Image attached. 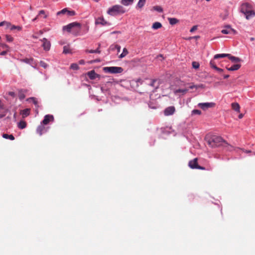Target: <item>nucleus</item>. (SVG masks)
I'll return each instance as SVG.
<instances>
[{"label": "nucleus", "mask_w": 255, "mask_h": 255, "mask_svg": "<svg viewBox=\"0 0 255 255\" xmlns=\"http://www.w3.org/2000/svg\"><path fill=\"white\" fill-rule=\"evenodd\" d=\"M207 142L209 145L212 147H215L222 145L223 143L227 145L228 149L231 150L233 147L229 145L225 141L223 140V138L218 136L214 135L207 140Z\"/></svg>", "instance_id": "obj_1"}, {"label": "nucleus", "mask_w": 255, "mask_h": 255, "mask_svg": "<svg viewBox=\"0 0 255 255\" xmlns=\"http://www.w3.org/2000/svg\"><path fill=\"white\" fill-rule=\"evenodd\" d=\"M241 11L244 13L247 19L255 15V12L253 9L252 5L249 3H245L241 6Z\"/></svg>", "instance_id": "obj_2"}, {"label": "nucleus", "mask_w": 255, "mask_h": 255, "mask_svg": "<svg viewBox=\"0 0 255 255\" xmlns=\"http://www.w3.org/2000/svg\"><path fill=\"white\" fill-rule=\"evenodd\" d=\"M137 82L139 83L140 84H145L155 89H157L160 85V80L158 79H146L144 80L138 79Z\"/></svg>", "instance_id": "obj_3"}, {"label": "nucleus", "mask_w": 255, "mask_h": 255, "mask_svg": "<svg viewBox=\"0 0 255 255\" xmlns=\"http://www.w3.org/2000/svg\"><path fill=\"white\" fill-rule=\"evenodd\" d=\"M81 25L79 23L75 22L71 23L63 27V30L68 32L75 33L80 30Z\"/></svg>", "instance_id": "obj_4"}, {"label": "nucleus", "mask_w": 255, "mask_h": 255, "mask_svg": "<svg viewBox=\"0 0 255 255\" xmlns=\"http://www.w3.org/2000/svg\"><path fill=\"white\" fill-rule=\"evenodd\" d=\"M125 10L124 7L120 5H115L109 8L107 13L111 15L114 16L120 13H124Z\"/></svg>", "instance_id": "obj_5"}, {"label": "nucleus", "mask_w": 255, "mask_h": 255, "mask_svg": "<svg viewBox=\"0 0 255 255\" xmlns=\"http://www.w3.org/2000/svg\"><path fill=\"white\" fill-rule=\"evenodd\" d=\"M103 71L105 73L118 74L122 73L123 69L121 67H105L103 68Z\"/></svg>", "instance_id": "obj_6"}, {"label": "nucleus", "mask_w": 255, "mask_h": 255, "mask_svg": "<svg viewBox=\"0 0 255 255\" xmlns=\"http://www.w3.org/2000/svg\"><path fill=\"white\" fill-rule=\"evenodd\" d=\"M221 32L224 34H235L236 31L233 29L230 25H226L221 30Z\"/></svg>", "instance_id": "obj_7"}, {"label": "nucleus", "mask_w": 255, "mask_h": 255, "mask_svg": "<svg viewBox=\"0 0 255 255\" xmlns=\"http://www.w3.org/2000/svg\"><path fill=\"white\" fill-rule=\"evenodd\" d=\"M215 104L213 103H200L198 104V106L203 110L214 107Z\"/></svg>", "instance_id": "obj_8"}, {"label": "nucleus", "mask_w": 255, "mask_h": 255, "mask_svg": "<svg viewBox=\"0 0 255 255\" xmlns=\"http://www.w3.org/2000/svg\"><path fill=\"white\" fill-rule=\"evenodd\" d=\"M42 42V46L43 49L45 51H49L50 49L51 43L50 42L45 38L40 40Z\"/></svg>", "instance_id": "obj_9"}, {"label": "nucleus", "mask_w": 255, "mask_h": 255, "mask_svg": "<svg viewBox=\"0 0 255 255\" xmlns=\"http://www.w3.org/2000/svg\"><path fill=\"white\" fill-rule=\"evenodd\" d=\"M175 112V107L174 106H169L164 110V114L166 116H169L173 115Z\"/></svg>", "instance_id": "obj_10"}, {"label": "nucleus", "mask_w": 255, "mask_h": 255, "mask_svg": "<svg viewBox=\"0 0 255 255\" xmlns=\"http://www.w3.org/2000/svg\"><path fill=\"white\" fill-rule=\"evenodd\" d=\"M54 120V117L52 115H46L43 120L42 121L41 124L46 125H47L50 121H53Z\"/></svg>", "instance_id": "obj_11"}, {"label": "nucleus", "mask_w": 255, "mask_h": 255, "mask_svg": "<svg viewBox=\"0 0 255 255\" xmlns=\"http://www.w3.org/2000/svg\"><path fill=\"white\" fill-rule=\"evenodd\" d=\"M47 128H46L43 124L41 123V125H39L36 129L37 132L40 135H41L43 133H45L47 131Z\"/></svg>", "instance_id": "obj_12"}, {"label": "nucleus", "mask_w": 255, "mask_h": 255, "mask_svg": "<svg viewBox=\"0 0 255 255\" xmlns=\"http://www.w3.org/2000/svg\"><path fill=\"white\" fill-rule=\"evenodd\" d=\"M96 24H101L102 25H109L110 24L106 21L103 17H99L96 19Z\"/></svg>", "instance_id": "obj_13"}, {"label": "nucleus", "mask_w": 255, "mask_h": 255, "mask_svg": "<svg viewBox=\"0 0 255 255\" xmlns=\"http://www.w3.org/2000/svg\"><path fill=\"white\" fill-rule=\"evenodd\" d=\"M189 166L192 168H199V166L198 165L197 159L195 158L189 162Z\"/></svg>", "instance_id": "obj_14"}, {"label": "nucleus", "mask_w": 255, "mask_h": 255, "mask_svg": "<svg viewBox=\"0 0 255 255\" xmlns=\"http://www.w3.org/2000/svg\"><path fill=\"white\" fill-rule=\"evenodd\" d=\"M87 75L91 80L95 79L96 78L99 77V75L95 73L94 70H92L87 73Z\"/></svg>", "instance_id": "obj_15"}, {"label": "nucleus", "mask_w": 255, "mask_h": 255, "mask_svg": "<svg viewBox=\"0 0 255 255\" xmlns=\"http://www.w3.org/2000/svg\"><path fill=\"white\" fill-rule=\"evenodd\" d=\"M21 61L30 64L32 67H35V62L33 58H25L21 60Z\"/></svg>", "instance_id": "obj_16"}, {"label": "nucleus", "mask_w": 255, "mask_h": 255, "mask_svg": "<svg viewBox=\"0 0 255 255\" xmlns=\"http://www.w3.org/2000/svg\"><path fill=\"white\" fill-rule=\"evenodd\" d=\"M30 112V109H25L23 110H21L20 111V115H22L23 118H25L27 117L28 115H29Z\"/></svg>", "instance_id": "obj_17"}, {"label": "nucleus", "mask_w": 255, "mask_h": 255, "mask_svg": "<svg viewBox=\"0 0 255 255\" xmlns=\"http://www.w3.org/2000/svg\"><path fill=\"white\" fill-rule=\"evenodd\" d=\"M241 65L239 64H237L234 65L233 66L228 68L227 67V69L229 71H235L238 70L241 67Z\"/></svg>", "instance_id": "obj_18"}, {"label": "nucleus", "mask_w": 255, "mask_h": 255, "mask_svg": "<svg viewBox=\"0 0 255 255\" xmlns=\"http://www.w3.org/2000/svg\"><path fill=\"white\" fill-rule=\"evenodd\" d=\"M26 123L24 121H20L17 124V127L19 129H23L26 127Z\"/></svg>", "instance_id": "obj_19"}, {"label": "nucleus", "mask_w": 255, "mask_h": 255, "mask_svg": "<svg viewBox=\"0 0 255 255\" xmlns=\"http://www.w3.org/2000/svg\"><path fill=\"white\" fill-rule=\"evenodd\" d=\"M232 108L235 111H236L238 113L240 112V106L238 103H232Z\"/></svg>", "instance_id": "obj_20"}, {"label": "nucleus", "mask_w": 255, "mask_h": 255, "mask_svg": "<svg viewBox=\"0 0 255 255\" xmlns=\"http://www.w3.org/2000/svg\"><path fill=\"white\" fill-rule=\"evenodd\" d=\"M228 58L233 62L235 63H237L241 61V59L238 58L235 56H232L231 54H229V56Z\"/></svg>", "instance_id": "obj_21"}, {"label": "nucleus", "mask_w": 255, "mask_h": 255, "mask_svg": "<svg viewBox=\"0 0 255 255\" xmlns=\"http://www.w3.org/2000/svg\"><path fill=\"white\" fill-rule=\"evenodd\" d=\"M162 27V24L159 22H155L153 23L152 25V28L153 29H157L160 28Z\"/></svg>", "instance_id": "obj_22"}, {"label": "nucleus", "mask_w": 255, "mask_h": 255, "mask_svg": "<svg viewBox=\"0 0 255 255\" xmlns=\"http://www.w3.org/2000/svg\"><path fill=\"white\" fill-rule=\"evenodd\" d=\"M168 20L171 25H174L179 22V20L176 18H168Z\"/></svg>", "instance_id": "obj_23"}, {"label": "nucleus", "mask_w": 255, "mask_h": 255, "mask_svg": "<svg viewBox=\"0 0 255 255\" xmlns=\"http://www.w3.org/2000/svg\"><path fill=\"white\" fill-rule=\"evenodd\" d=\"M229 56V54H216L214 56V59H216L220 58H224V57H228Z\"/></svg>", "instance_id": "obj_24"}, {"label": "nucleus", "mask_w": 255, "mask_h": 255, "mask_svg": "<svg viewBox=\"0 0 255 255\" xmlns=\"http://www.w3.org/2000/svg\"><path fill=\"white\" fill-rule=\"evenodd\" d=\"M134 0H121V3L125 6L129 5L131 4Z\"/></svg>", "instance_id": "obj_25"}, {"label": "nucleus", "mask_w": 255, "mask_h": 255, "mask_svg": "<svg viewBox=\"0 0 255 255\" xmlns=\"http://www.w3.org/2000/svg\"><path fill=\"white\" fill-rule=\"evenodd\" d=\"M2 137L6 139H9L11 140H13L14 139V137L12 134H7L6 133H3L2 134Z\"/></svg>", "instance_id": "obj_26"}, {"label": "nucleus", "mask_w": 255, "mask_h": 255, "mask_svg": "<svg viewBox=\"0 0 255 255\" xmlns=\"http://www.w3.org/2000/svg\"><path fill=\"white\" fill-rule=\"evenodd\" d=\"M27 101H32L33 103L35 105V106L36 107H38V102L37 100L35 98L31 97V98L28 99L27 100Z\"/></svg>", "instance_id": "obj_27"}, {"label": "nucleus", "mask_w": 255, "mask_h": 255, "mask_svg": "<svg viewBox=\"0 0 255 255\" xmlns=\"http://www.w3.org/2000/svg\"><path fill=\"white\" fill-rule=\"evenodd\" d=\"M145 1L146 0H139L137 4V7L140 8H142L144 6Z\"/></svg>", "instance_id": "obj_28"}, {"label": "nucleus", "mask_w": 255, "mask_h": 255, "mask_svg": "<svg viewBox=\"0 0 255 255\" xmlns=\"http://www.w3.org/2000/svg\"><path fill=\"white\" fill-rule=\"evenodd\" d=\"M128 52L127 48H124L123 49V51L122 53L119 56V58H123L125 57L128 54Z\"/></svg>", "instance_id": "obj_29"}, {"label": "nucleus", "mask_w": 255, "mask_h": 255, "mask_svg": "<svg viewBox=\"0 0 255 255\" xmlns=\"http://www.w3.org/2000/svg\"><path fill=\"white\" fill-rule=\"evenodd\" d=\"M188 91V89H178L175 91V93H181L183 94H185Z\"/></svg>", "instance_id": "obj_30"}, {"label": "nucleus", "mask_w": 255, "mask_h": 255, "mask_svg": "<svg viewBox=\"0 0 255 255\" xmlns=\"http://www.w3.org/2000/svg\"><path fill=\"white\" fill-rule=\"evenodd\" d=\"M70 68L73 70H78L79 67L77 64L76 63H72L70 66Z\"/></svg>", "instance_id": "obj_31"}, {"label": "nucleus", "mask_w": 255, "mask_h": 255, "mask_svg": "<svg viewBox=\"0 0 255 255\" xmlns=\"http://www.w3.org/2000/svg\"><path fill=\"white\" fill-rule=\"evenodd\" d=\"M154 10L158 11L159 12H161L163 11L162 8L160 6H154L153 7Z\"/></svg>", "instance_id": "obj_32"}, {"label": "nucleus", "mask_w": 255, "mask_h": 255, "mask_svg": "<svg viewBox=\"0 0 255 255\" xmlns=\"http://www.w3.org/2000/svg\"><path fill=\"white\" fill-rule=\"evenodd\" d=\"M192 115H200L201 114V112L199 110H193L191 112Z\"/></svg>", "instance_id": "obj_33"}, {"label": "nucleus", "mask_w": 255, "mask_h": 255, "mask_svg": "<svg viewBox=\"0 0 255 255\" xmlns=\"http://www.w3.org/2000/svg\"><path fill=\"white\" fill-rule=\"evenodd\" d=\"M66 15L68 16H73L75 15V12L73 10H68L67 9V13Z\"/></svg>", "instance_id": "obj_34"}, {"label": "nucleus", "mask_w": 255, "mask_h": 255, "mask_svg": "<svg viewBox=\"0 0 255 255\" xmlns=\"http://www.w3.org/2000/svg\"><path fill=\"white\" fill-rule=\"evenodd\" d=\"M210 66L214 69L217 67L214 60H211L210 61Z\"/></svg>", "instance_id": "obj_35"}, {"label": "nucleus", "mask_w": 255, "mask_h": 255, "mask_svg": "<svg viewBox=\"0 0 255 255\" xmlns=\"http://www.w3.org/2000/svg\"><path fill=\"white\" fill-rule=\"evenodd\" d=\"M199 63L197 62H192V66L195 69H198L199 67Z\"/></svg>", "instance_id": "obj_36"}, {"label": "nucleus", "mask_w": 255, "mask_h": 255, "mask_svg": "<svg viewBox=\"0 0 255 255\" xmlns=\"http://www.w3.org/2000/svg\"><path fill=\"white\" fill-rule=\"evenodd\" d=\"M67 13V8H64L62 10L59 11L57 12V15L60 14H66Z\"/></svg>", "instance_id": "obj_37"}, {"label": "nucleus", "mask_w": 255, "mask_h": 255, "mask_svg": "<svg viewBox=\"0 0 255 255\" xmlns=\"http://www.w3.org/2000/svg\"><path fill=\"white\" fill-rule=\"evenodd\" d=\"M63 53H64L65 54H67V53H70V50L69 48L67 46H64V47H63Z\"/></svg>", "instance_id": "obj_38"}, {"label": "nucleus", "mask_w": 255, "mask_h": 255, "mask_svg": "<svg viewBox=\"0 0 255 255\" xmlns=\"http://www.w3.org/2000/svg\"><path fill=\"white\" fill-rule=\"evenodd\" d=\"M6 40L8 42H12L13 40V38L12 37H11L10 35H5Z\"/></svg>", "instance_id": "obj_39"}, {"label": "nucleus", "mask_w": 255, "mask_h": 255, "mask_svg": "<svg viewBox=\"0 0 255 255\" xmlns=\"http://www.w3.org/2000/svg\"><path fill=\"white\" fill-rule=\"evenodd\" d=\"M41 15H43L44 18H46L47 15L45 14V11L44 10H41L38 13V16H40Z\"/></svg>", "instance_id": "obj_40"}, {"label": "nucleus", "mask_w": 255, "mask_h": 255, "mask_svg": "<svg viewBox=\"0 0 255 255\" xmlns=\"http://www.w3.org/2000/svg\"><path fill=\"white\" fill-rule=\"evenodd\" d=\"M10 29L11 30L17 29V30L20 31V30H21V27L20 26H19L12 25L10 27Z\"/></svg>", "instance_id": "obj_41"}, {"label": "nucleus", "mask_w": 255, "mask_h": 255, "mask_svg": "<svg viewBox=\"0 0 255 255\" xmlns=\"http://www.w3.org/2000/svg\"><path fill=\"white\" fill-rule=\"evenodd\" d=\"M40 65L44 68H46L48 67V65L44 61H41L40 62Z\"/></svg>", "instance_id": "obj_42"}, {"label": "nucleus", "mask_w": 255, "mask_h": 255, "mask_svg": "<svg viewBox=\"0 0 255 255\" xmlns=\"http://www.w3.org/2000/svg\"><path fill=\"white\" fill-rule=\"evenodd\" d=\"M197 25H194L193 26L190 30V32H193L195 30L197 29Z\"/></svg>", "instance_id": "obj_43"}, {"label": "nucleus", "mask_w": 255, "mask_h": 255, "mask_svg": "<svg viewBox=\"0 0 255 255\" xmlns=\"http://www.w3.org/2000/svg\"><path fill=\"white\" fill-rule=\"evenodd\" d=\"M202 86H203L202 85H199V86H196V85H193L190 86L189 87V88L191 89H192L194 88H199V87H202Z\"/></svg>", "instance_id": "obj_44"}, {"label": "nucleus", "mask_w": 255, "mask_h": 255, "mask_svg": "<svg viewBox=\"0 0 255 255\" xmlns=\"http://www.w3.org/2000/svg\"><path fill=\"white\" fill-rule=\"evenodd\" d=\"M4 109V105L2 103V102L1 100H0V110H3Z\"/></svg>", "instance_id": "obj_45"}, {"label": "nucleus", "mask_w": 255, "mask_h": 255, "mask_svg": "<svg viewBox=\"0 0 255 255\" xmlns=\"http://www.w3.org/2000/svg\"><path fill=\"white\" fill-rule=\"evenodd\" d=\"M115 48H116L117 49L118 51L120 52V49H121V46L119 45H116L115 46Z\"/></svg>", "instance_id": "obj_46"}, {"label": "nucleus", "mask_w": 255, "mask_h": 255, "mask_svg": "<svg viewBox=\"0 0 255 255\" xmlns=\"http://www.w3.org/2000/svg\"><path fill=\"white\" fill-rule=\"evenodd\" d=\"M85 51H86V53H94V50H88V49H87Z\"/></svg>", "instance_id": "obj_47"}, {"label": "nucleus", "mask_w": 255, "mask_h": 255, "mask_svg": "<svg viewBox=\"0 0 255 255\" xmlns=\"http://www.w3.org/2000/svg\"><path fill=\"white\" fill-rule=\"evenodd\" d=\"M216 70H217V71H218L219 72H222L223 71V70L221 68H219L218 67H216V68L215 69Z\"/></svg>", "instance_id": "obj_48"}, {"label": "nucleus", "mask_w": 255, "mask_h": 255, "mask_svg": "<svg viewBox=\"0 0 255 255\" xmlns=\"http://www.w3.org/2000/svg\"><path fill=\"white\" fill-rule=\"evenodd\" d=\"M79 63L81 65H83V64H84L85 63V61L84 60H80L79 61Z\"/></svg>", "instance_id": "obj_49"}, {"label": "nucleus", "mask_w": 255, "mask_h": 255, "mask_svg": "<svg viewBox=\"0 0 255 255\" xmlns=\"http://www.w3.org/2000/svg\"><path fill=\"white\" fill-rule=\"evenodd\" d=\"M100 51L99 50V49H97L96 50H94V53H100Z\"/></svg>", "instance_id": "obj_50"}, {"label": "nucleus", "mask_w": 255, "mask_h": 255, "mask_svg": "<svg viewBox=\"0 0 255 255\" xmlns=\"http://www.w3.org/2000/svg\"><path fill=\"white\" fill-rule=\"evenodd\" d=\"M6 52H7L6 51H3L1 52L0 53V54L1 55H4L6 54Z\"/></svg>", "instance_id": "obj_51"}, {"label": "nucleus", "mask_w": 255, "mask_h": 255, "mask_svg": "<svg viewBox=\"0 0 255 255\" xmlns=\"http://www.w3.org/2000/svg\"><path fill=\"white\" fill-rule=\"evenodd\" d=\"M243 116H244V115L243 114H240L239 115V119H242V118H243Z\"/></svg>", "instance_id": "obj_52"}, {"label": "nucleus", "mask_w": 255, "mask_h": 255, "mask_svg": "<svg viewBox=\"0 0 255 255\" xmlns=\"http://www.w3.org/2000/svg\"><path fill=\"white\" fill-rule=\"evenodd\" d=\"M229 77V75H225L224 76V77L225 79H227L228 78V77Z\"/></svg>", "instance_id": "obj_53"}, {"label": "nucleus", "mask_w": 255, "mask_h": 255, "mask_svg": "<svg viewBox=\"0 0 255 255\" xmlns=\"http://www.w3.org/2000/svg\"><path fill=\"white\" fill-rule=\"evenodd\" d=\"M106 85H107L108 86L111 85H112V83L110 82H108L106 83Z\"/></svg>", "instance_id": "obj_54"}, {"label": "nucleus", "mask_w": 255, "mask_h": 255, "mask_svg": "<svg viewBox=\"0 0 255 255\" xmlns=\"http://www.w3.org/2000/svg\"><path fill=\"white\" fill-rule=\"evenodd\" d=\"M38 16H38V15H37L36 17H35V18H34L32 20H33V21H35V20H36L37 19V18H38Z\"/></svg>", "instance_id": "obj_55"}, {"label": "nucleus", "mask_w": 255, "mask_h": 255, "mask_svg": "<svg viewBox=\"0 0 255 255\" xmlns=\"http://www.w3.org/2000/svg\"><path fill=\"white\" fill-rule=\"evenodd\" d=\"M4 22H1L0 23V26H1L3 25Z\"/></svg>", "instance_id": "obj_56"}, {"label": "nucleus", "mask_w": 255, "mask_h": 255, "mask_svg": "<svg viewBox=\"0 0 255 255\" xmlns=\"http://www.w3.org/2000/svg\"><path fill=\"white\" fill-rule=\"evenodd\" d=\"M193 38H199V36H196L193 37Z\"/></svg>", "instance_id": "obj_57"}, {"label": "nucleus", "mask_w": 255, "mask_h": 255, "mask_svg": "<svg viewBox=\"0 0 255 255\" xmlns=\"http://www.w3.org/2000/svg\"><path fill=\"white\" fill-rule=\"evenodd\" d=\"M2 46H3V47H7V46L6 45H4V44L2 45Z\"/></svg>", "instance_id": "obj_58"}, {"label": "nucleus", "mask_w": 255, "mask_h": 255, "mask_svg": "<svg viewBox=\"0 0 255 255\" xmlns=\"http://www.w3.org/2000/svg\"><path fill=\"white\" fill-rule=\"evenodd\" d=\"M251 41L254 40V38H253V37L251 38Z\"/></svg>", "instance_id": "obj_59"}, {"label": "nucleus", "mask_w": 255, "mask_h": 255, "mask_svg": "<svg viewBox=\"0 0 255 255\" xmlns=\"http://www.w3.org/2000/svg\"><path fill=\"white\" fill-rule=\"evenodd\" d=\"M119 32H118V31H114V32H113V33H119Z\"/></svg>", "instance_id": "obj_60"}, {"label": "nucleus", "mask_w": 255, "mask_h": 255, "mask_svg": "<svg viewBox=\"0 0 255 255\" xmlns=\"http://www.w3.org/2000/svg\"><path fill=\"white\" fill-rule=\"evenodd\" d=\"M23 98H24V97H23V96H21L20 97V99H23Z\"/></svg>", "instance_id": "obj_61"}, {"label": "nucleus", "mask_w": 255, "mask_h": 255, "mask_svg": "<svg viewBox=\"0 0 255 255\" xmlns=\"http://www.w3.org/2000/svg\"><path fill=\"white\" fill-rule=\"evenodd\" d=\"M246 152L247 153H249V152H250L251 151H249V150H248H248H246Z\"/></svg>", "instance_id": "obj_62"}, {"label": "nucleus", "mask_w": 255, "mask_h": 255, "mask_svg": "<svg viewBox=\"0 0 255 255\" xmlns=\"http://www.w3.org/2000/svg\"><path fill=\"white\" fill-rule=\"evenodd\" d=\"M4 115H0V118H2L4 116Z\"/></svg>", "instance_id": "obj_63"}, {"label": "nucleus", "mask_w": 255, "mask_h": 255, "mask_svg": "<svg viewBox=\"0 0 255 255\" xmlns=\"http://www.w3.org/2000/svg\"><path fill=\"white\" fill-rule=\"evenodd\" d=\"M103 89H104V88H103V87H101V90H103Z\"/></svg>", "instance_id": "obj_64"}]
</instances>
